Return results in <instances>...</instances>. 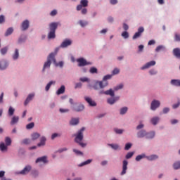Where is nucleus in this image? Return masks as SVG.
Listing matches in <instances>:
<instances>
[{
    "mask_svg": "<svg viewBox=\"0 0 180 180\" xmlns=\"http://www.w3.org/2000/svg\"><path fill=\"white\" fill-rule=\"evenodd\" d=\"M154 137H155V131H150L149 133L146 132V139H154Z\"/></svg>",
    "mask_w": 180,
    "mask_h": 180,
    "instance_id": "nucleus-28",
    "label": "nucleus"
},
{
    "mask_svg": "<svg viewBox=\"0 0 180 180\" xmlns=\"http://www.w3.org/2000/svg\"><path fill=\"white\" fill-rule=\"evenodd\" d=\"M146 158L148 160V161H154V160H157L158 158V155H151L150 156H146Z\"/></svg>",
    "mask_w": 180,
    "mask_h": 180,
    "instance_id": "nucleus-29",
    "label": "nucleus"
},
{
    "mask_svg": "<svg viewBox=\"0 0 180 180\" xmlns=\"http://www.w3.org/2000/svg\"><path fill=\"white\" fill-rule=\"evenodd\" d=\"M160 105L161 103H160V101L153 100L150 104L151 110H155L158 108H160Z\"/></svg>",
    "mask_w": 180,
    "mask_h": 180,
    "instance_id": "nucleus-7",
    "label": "nucleus"
},
{
    "mask_svg": "<svg viewBox=\"0 0 180 180\" xmlns=\"http://www.w3.org/2000/svg\"><path fill=\"white\" fill-rule=\"evenodd\" d=\"M79 123V118H72L70 121V124L71 126H77Z\"/></svg>",
    "mask_w": 180,
    "mask_h": 180,
    "instance_id": "nucleus-22",
    "label": "nucleus"
},
{
    "mask_svg": "<svg viewBox=\"0 0 180 180\" xmlns=\"http://www.w3.org/2000/svg\"><path fill=\"white\" fill-rule=\"evenodd\" d=\"M43 146H46V137L44 136L41 138L40 143L37 144L38 147H43Z\"/></svg>",
    "mask_w": 180,
    "mask_h": 180,
    "instance_id": "nucleus-25",
    "label": "nucleus"
},
{
    "mask_svg": "<svg viewBox=\"0 0 180 180\" xmlns=\"http://www.w3.org/2000/svg\"><path fill=\"white\" fill-rule=\"evenodd\" d=\"M99 95H110V96H115V91L112 89L104 91L101 90L98 92Z\"/></svg>",
    "mask_w": 180,
    "mask_h": 180,
    "instance_id": "nucleus-11",
    "label": "nucleus"
},
{
    "mask_svg": "<svg viewBox=\"0 0 180 180\" xmlns=\"http://www.w3.org/2000/svg\"><path fill=\"white\" fill-rule=\"evenodd\" d=\"M0 150H1V151H7L8 146L5 145V143L4 142H1L0 143Z\"/></svg>",
    "mask_w": 180,
    "mask_h": 180,
    "instance_id": "nucleus-30",
    "label": "nucleus"
},
{
    "mask_svg": "<svg viewBox=\"0 0 180 180\" xmlns=\"http://www.w3.org/2000/svg\"><path fill=\"white\" fill-rule=\"evenodd\" d=\"M84 131H85V127H82L77 131L76 134H75V143L79 144V146H80V147H82L83 148L86 147V143L82 142V140H84Z\"/></svg>",
    "mask_w": 180,
    "mask_h": 180,
    "instance_id": "nucleus-1",
    "label": "nucleus"
},
{
    "mask_svg": "<svg viewBox=\"0 0 180 180\" xmlns=\"http://www.w3.org/2000/svg\"><path fill=\"white\" fill-rule=\"evenodd\" d=\"M173 167L174 169H179L180 168V162H176L173 165Z\"/></svg>",
    "mask_w": 180,
    "mask_h": 180,
    "instance_id": "nucleus-48",
    "label": "nucleus"
},
{
    "mask_svg": "<svg viewBox=\"0 0 180 180\" xmlns=\"http://www.w3.org/2000/svg\"><path fill=\"white\" fill-rule=\"evenodd\" d=\"M147 131L146 130H141L137 133V137L139 139H143V137H146Z\"/></svg>",
    "mask_w": 180,
    "mask_h": 180,
    "instance_id": "nucleus-19",
    "label": "nucleus"
},
{
    "mask_svg": "<svg viewBox=\"0 0 180 180\" xmlns=\"http://www.w3.org/2000/svg\"><path fill=\"white\" fill-rule=\"evenodd\" d=\"M154 65H155V61L151 60L141 68V70H147V68H150V67H153Z\"/></svg>",
    "mask_w": 180,
    "mask_h": 180,
    "instance_id": "nucleus-13",
    "label": "nucleus"
},
{
    "mask_svg": "<svg viewBox=\"0 0 180 180\" xmlns=\"http://www.w3.org/2000/svg\"><path fill=\"white\" fill-rule=\"evenodd\" d=\"M133 155H134V152H129L126 155L125 158H127V160H129V159L131 158V157H133Z\"/></svg>",
    "mask_w": 180,
    "mask_h": 180,
    "instance_id": "nucleus-49",
    "label": "nucleus"
},
{
    "mask_svg": "<svg viewBox=\"0 0 180 180\" xmlns=\"http://www.w3.org/2000/svg\"><path fill=\"white\" fill-rule=\"evenodd\" d=\"M110 78H112V75H107L104 76L103 81L96 82L95 83V84L94 85V89L96 90L103 89V88L108 86V83L106 81H108V79H110Z\"/></svg>",
    "mask_w": 180,
    "mask_h": 180,
    "instance_id": "nucleus-2",
    "label": "nucleus"
},
{
    "mask_svg": "<svg viewBox=\"0 0 180 180\" xmlns=\"http://www.w3.org/2000/svg\"><path fill=\"white\" fill-rule=\"evenodd\" d=\"M127 107H124L120 110V115H125L127 112Z\"/></svg>",
    "mask_w": 180,
    "mask_h": 180,
    "instance_id": "nucleus-50",
    "label": "nucleus"
},
{
    "mask_svg": "<svg viewBox=\"0 0 180 180\" xmlns=\"http://www.w3.org/2000/svg\"><path fill=\"white\" fill-rule=\"evenodd\" d=\"M5 143L7 146H9L11 144H12V140L9 137H6Z\"/></svg>",
    "mask_w": 180,
    "mask_h": 180,
    "instance_id": "nucleus-36",
    "label": "nucleus"
},
{
    "mask_svg": "<svg viewBox=\"0 0 180 180\" xmlns=\"http://www.w3.org/2000/svg\"><path fill=\"white\" fill-rule=\"evenodd\" d=\"M129 32H127V31H124L122 33V37L124 38V39H129Z\"/></svg>",
    "mask_w": 180,
    "mask_h": 180,
    "instance_id": "nucleus-52",
    "label": "nucleus"
},
{
    "mask_svg": "<svg viewBox=\"0 0 180 180\" xmlns=\"http://www.w3.org/2000/svg\"><path fill=\"white\" fill-rule=\"evenodd\" d=\"M65 92V86L64 85L61 86L60 89L57 91V95H61Z\"/></svg>",
    "mask_w": 180,
    "mask_h": 180,
    "instance_id": "nucleus-26",
    "label": "nucleus"
},
{
    "mask_svg": "<svg viewBox=\"0 0 180 180\" xmlns=\"http://www.w3.org/2000/svg\"><path fill=\"white\" fill-rule=\"evenodd\" d=\"M173 54L174 57H176V58H180V49L176 48L173 49Z\"/></svg>",
    "mask_w": 180,
    "mask_h": 180,
    "instance_id": "nucleus-23",
    "label": "nucleus"
},
{
    "mask_svg": "<svg viewBox=\"0 0 180 180\" xmlns=\"http://www.w3.org/2000/svg\"><path fill=\"white\" fill-rule=\"evenodd\" d=\"M36 164H38V162H43V164H47L49 161L47 160V156H42L41 158H38L36 160Z\"/></svg>",
    "mask_w": 180,
    "mask_h": 180,
    "instance_id": "nucleus-15",
    "label": "nucleus"
},
{
    "mask_svg": "<svg viewBox=\"0 0 180 180\" xmlns=\"http://www.w3.org/2000/svg\"><path fill=\"white\" fill-rule=\"evenodd\" d=\"M123 88V84H120L118 86H115L114 88L115 91H119V89H122Z\"/></svg>",
    "mask_w": 180,
    "mask_h": 180,
    "instance_id": "nucleus-55",
    "label": "nucleus"
},
{
    "mask_svg": "<svg viewBox=\"0 0 180 180\" xmlns=\"http://www.w3.org/2000/svg\"><path fill=\"white\" fill-rule=\"evenodd\" d=\"M85 109V105L83 104H76L73 108L72 110L74 112H82Z\"/></svg>",
    "mask_w": 180,
    "mask_h": 180,
    "instance_id": "nucleus-6",
    "label": "nucleus"
},
{
    "mask_svg": "<svg viewBox=\"0 0 180 180\" xmlns=\"http://www.w3.org/2000/svg\"><path fill=\"white\" fill-rule=\"evenodd\" d=\"M148 46H153L154 44H155V40L154 39H152V40H150L148 43Z\"/></svg>",
    "mask_w": 180,
    "mask_h": 180,
    "instance_id": "nucleus-61",
    "label": "nucleus"
},
{
    "mask_svg": "<svg viewBox=\"0 0 180 180\" xmlns=\"http://www.w3.org/2000/svg\"><path fill=\"white\" fill-rule=\"evenodd\" d=\"M120 72V70L117 68H115L112 70V75H116Z\"/></svg>",
    "mask_w": 180,
    "mask_h": 180,
    "instance_id": "nucleus-56",
    "label": "nucleus"
},
{
    "mask_svg": "<svg viewBox=\"0 0 180 180\" xmlns=\"http://www.w3.org/2000/svg\"><path fill=\"white\" fill-rule=\"evenodd\" d=\"M79 24L82 27H85L88 25V21L79 20Z\"/></svg>",
    "mask_w": 180,
    "mask_h": 180,
    "instance_id": "nucleus-44",
    "label": "nucleus"
},
{
    "mask_svg": "<svg viewBox=\"0 0 180 180\" xmlns=\"http://www.w3.org/2000/svg\"><path fill=\"white\" fill-rule=\"evenodd\" d=\"M116 101H119V97H115L114 98H108L107 100L108 103H109V105H113V103H115V102H116Z\"/></svg>",
    "mask_w": 180,
    "mask_h": 180,
    "instance_id": "nucleus-27",
    "label": "nucleus"
},
{
    "mask_svg": "<svg viewBox=\"0 0 180 180\" xmlns=\"http://www.w3.org/2000/svg\"><path fill=\"white\" fill-rule=\"evenodd\" d=\"M143 158H146V154L139 155L136 158V161H140L141 160H143Z\"/></svg>",
    "mask_w": 180,
    "mask_h": 180,
    "instance_id": "nucleus-38",
    "label": "nucleus"
},
{
    "mask_svg": "<svg viewBox=\"0 0 180 180\" xmlns=\"http://www.w3.org/2000/svg\"><path fill=\"white\" fill-rule=\"evenodd\" d=\"M92 162V160L89 159L86 161L82 162V164L79 165V167H84V165H88V164H91Z\"/></svg>",
    "mask_w": 180,
    "mask_h": 180,
    "instance_id": "nucleus-37",
    "label": "nucleus"
},
{
    "mask_svg": "<svg viewBox=\"0 0 180 180\" xmlns=\"http://www.w3.org/2000/svg\"><path fill=\"white\" fill-rule=\"evenodd\" d=\"M32 171V166L27 165L24 167L22 170L18 172L20 175H27V174H29V172Z\"/></svg>",
    "mask_w": 180,
    "mask_h": 180,
    "instance_id": "nucleus-10",
    "label": "nucleus"
},
{
    "mask_svg": "<svg viewBox=\"0 0 180 180\" xmlns=\"http://www.w3.org/2000/svg\"><path fill=\"white\" fill-rule=\"evenodd\" d=\"M34 127V122H30L26 126V129L27 130H30V129H33Z\"/></svg>",
    "mask_w": 180,
    "mask_h": 180,
    "instance_id": "nucleus-45",
    "label": "nucleus"
},
{
    "mask_svg": "<svg viewBox=\"0 0 180 180\" xmlns=\"http://www.w3.org/2000/svg\"><path fill=\"white\" fill-rule=\"evenodd\" d=\"M59 112H60V113H68V112H70V109H68V108H60Z\"/></svg>",
    "mask_w": 180,
    "mask_h": 180,
    "instance_id": "nucleus-51",
    "label": "nucleus"
},
{
    "mask_svg": "<svg viewBox=\"0 0 180 180\" xmlns=\"http://www.w3.org/2000/svg\"><path fill=\"white\" fill-rule=\"evenodd\" d=\"M80 81L82 82H88V81H89V79H88L87 77H81Z\"/></svg>",
    "mask_w": 180,
    "mask_h": 180,
    "instance_id": "nucleus-58",
    "label": "nucleus"
},
{
    "mask_svg": "<svg viewBox=\"0 0 180 180\" xmlns=\"http://www.w3.org/2000/svg\"><path fill=\"white\" fill-rule=\"evenodd\" d=\"M109 147H111L112 150H120V147L117 144L109 143Z\"/></svg>",
    "mask_w": 180,
    "mask_h": 180,
    "instance_id": "nucleus-33",
    "label": "nucleus"
},
{
    "mask_svg": "<svg viewBox=\"0 0 180 180\" xmlns=\"http://www.w3.org/2000/svg\"><path fill=\"white\" fill-rule=\"evenodd\" d=\"M84 99L87 103H89V106H96V103L92 100V98L89 97H84Z\"/></svg>",
    "mask_w": 180,
    "mask_h": 180,
    "instance_id": "nucleus-16",
    "label": "nucleus"
},
{
    "mask_svg": "<svg viewBox=\"0 0 180 180\" xmlns=\"http://www.w3.org/2000/svg\"><path fill=\"white\" fill-rule=\"evenodd\" d=\"M58 50H60V49L56 48L55 49L54 52L51 53L48 56L51 57V58H52V61L53 63H56V56H57V53H58Z\"/></svg>",
    "mask_w": 180,
    "mask_h": 180,
    "instance_id": "nucleus-14",
    "label": "nucleus"
},
{
    "mask_svg": "<svg viewBox=\"0 0 180 180\" xmlns=\"http://www.w3.org/2000/svg\"><path fill=\"white\" fill-rule=\"evenodd\" d=\"M88 6V0H81L80 4L77 6V11H81L82 8Z\"/></svg>",
    "mask_w": 180,
    "mask_h": 180,
    "instance_id": "nucleus-9",
    "label": "nucleus"
},
{
    "mask_svg": "<svg viewBox=\"0 0 180 180\" xmlns=\"http://www.w3.org/2000/svg\"><path fill=\"white\" fill-rule=\"evenodd\" d=\"M8 68V62L5 60L0 61V70H6Z\"/></svg>",
    "mask_w": 180,
    "mask_h": 180,
    "instance_id": "nucleus-18",
    "label": "nucleus"
},
{
    "mask_svg": "<svg viewBox=\"0 0 180 180\" xmlns=\"http://www.w3.org/2000/svg\"><path fill=\"white\" fill-rule=\"evenodd\" d=\"M13 58L14 60H18L19 58V49H15L14 53L13 54Z\"/></svg>",
    "mask_w": 180,
    "mask_h": 180,
    "instance_id": "nucleus-34",
    "label": "nucleus"
},
{
    "mask_svg": "<svg viewBox=\"0 0 180 180\" xmlns=\"http://www.w3.org/2000/svg\"><path fill=\"white\" fill-rule=\"evenodd\" d=\"M158 122H160V117H154L150 120V122L152 123V124H153V126L157 125Z\"/></svg>",
    "mask_w": 180,
    "mask_h": 180,
    "instance_id": "nucleus-24",
    "label": "nucleus"
},
{
    "mask_svg": "<svg viewBox=\"0 0 180 180\" xmlns=\"http://www.w3.org/2000/svg\"><path fill=\"white\" fill-rule=\"evenodd\" d=\"M18 122H19V117L18 116H14L12 117L11 124H12V125L16 124V123H18Z\"/></svg>",
    "mask_w": 180,
    "mask_h": 180,
    "instance_id": "nucleus-31",
    "label": "nucleus"
},
{
    "mask_svg": "<svg viewBox=\"0 0 180 180\" xmlns=\"http://www.w3.org/2000/svg\"><path fill=\"white\" fill-rule=\"evenodd\" d=\"M174 41H180V34H178V33L174 34Z\"/></svg>",
    "mask_w": 180,
    "mask_h": 180,
    "instance_id": "nucleus-53",
    "label": "nucleus"
},
{
    "mask_svg": "<svg viewBox=\"0 0 180 180\" xmlns=\"http://www.w3.org/2000/svg\"><path fill=\"white\" fill-rule=\"evenodd\" d=\"M51 61H53V58L48 56L47 57V61H46L44 64V67L42 69L43 72L46 70V68H50L51 65Z\"/></svg>",
    "mask_w": 180,
    "mask_h": 180,
    "instance_id": "nucleus-4",
    "label": "nucleus"
},
{
    "mask_svg": "<svg viewBox=\"0 0 180 180\" xmlns=\"http://www.w3.org/2000/svg\"><path fill=\"white\" fill-rule=\"evenodd\" d=\"M59 22H51L49 24L50 32L48 34V39H56V30L58 27Z\"/></svg>",
    "mask_w": 180,
    "mask_h": 180,
    "instance_id": "nucleus-3",
    "label": "nucleus"
},
{
    "mask_svg": "<svg viewBox=\"0 0 180 180\" xmlns=\"http://www.w3.org/2000/svg\"><path fill=\"white\" fill-rule=\"evenodd\" d=\"M29 29V20H25L24 22L22 23V30H27Z\"/></svg>",
    "mask_w": 180,
    "mask_h": 180,
    "instance_id": "nucleus-21",
    "label": "nucleus"
},
{
    "mask_svg": "<svg viewBox=\"0 0 180 180\" xmlns=\"http://www.w3.org/2000/svg\"><path fill=\"white\" fill-rule=\"evenodd\" d=\"M172 85H174V86H180V80L178 79H172L171 81Z\"/></svg>",
    "mask_w": 180,
    "mask_h": 180,
    "instance_id": "nucleus-32",
    "label": "nucleus"
},
{
    "mask_svg": "<svg viewBox=\"0 0 180 180\" xmlns=\"http://www.w3.org/2000/svg\"><path fill=\"white\" fill-rule=\"evenodd\" d=\"M91 74H98V69L96 68L92 67L89 70Z\"/></svg>",
    "mask_w": 180,
    "mask_h": 180,
    "instance_id": "nucleus-46",
    "label": "nucleus"
},
{
    "mask_svg": "<svg viewBox=\"0 0 180 180\" xmlns=\"http://www.w3.org/2000/svg\"><path fill=\"white\" fill-rule=\"evenodd\" d=\"M53 84H56V82L54 81H51L48 83V84L46 85L45 89L46 91H49V89H50V87L53 85Z\"/></svg>",
    "mask_w": 180,
    "mask_h": 180,
    "instance_id": "nucleus-40",
    "label": "nucleus"
},
{
    "mask_svg": "<svg viewBox=\"0 0 180 180\" xmlns=\"http://www.w3.org/2000/svg\"><path fill=\"white\" fill-rule=\"evenodd\" d=\"M149 74H150V75H155V74H157V71L155 70H150L149 71Z\"/></svg>",
    "mask_w": 180,
    "mask_h": 180,
    "instance_id": "nucleus-62",
    "label": "nucleus"
},
{
    "mask_svg": "<svg viewBox=\"0 0 180 180\" xmlns=\"http://www.w3.org/2000/svg\"><path fill=\"white\" fill-rule=\"evenodd\" d=\"M0 51L2 56H5V54L8 53V46H5L4 48H2Z\"/></svg>",
    "mask_w": 180,
    "mask_h": 180,
    "instance_id": "nucleus-42",
    "label": "nucleus"
},
{
    "mask_svg": "<svg viewBox=\"0 0 180 180\" xmlns=\"http://www.w3.org/2000/svg\"><path fill=\"white\" fill-rule=\"evenodd\" d=\"M129 162L127 160L123 161V165H122V171L121 172V175H124L126 174V171H127V165Z\"/></svg>",
    "mask_w": 180,
    "mask_h": 180,
    "instance_id": "nucleus-17",
    "label": "nucleus"
},
{
    "mask_svg": "<svg viewBox=\"0 0 180 180\" xmlns=\"http://www.w3.org/2000/svg\"><path fill=\"white\" fill-rule=\"evenodd\" d=\"M40 137V134L39 133H34L32 134V140H37Z\"/></svg>",
    "mask_w": 180,
    "mask_h": 180,
    "instance_id": "nucleus-39",
    "label": "nucleus"
},
{
    "mask_svg": "<svg viewBox=\"0 0 180 180\" xmlns=\"http://www.w3.org/2000/svg\"><path fill=\"white\" fill-rule=\"evenodd\" d=\"M33 98H34V94H30L28 95V96L27 97L25 103H24V105L25 106H26L27 105L29 104V102H30V101H32L33 99Z\"/></svg>",
    "mask_w": 180,
    "mask_h": 180,
    "instance_id": "nucleus-20",
    "label": "nucleus"
},
{
    "mask_svg": "<svg viewBox=\"0 0 180 180\" xmlns=\"http://www.w3.org/2000/svg\"><path fill=\"white\" fill-rule=\"evenodd\" d=\"M13 33V27H9L6 33H5V36L8 37V36H11V34Z\"/></svg>",
    "mask_w": 180,
    "mask_h": 180,
    "instance_id": "nucleus-35",
    "label": "nucleus"
},
{
    "mask_svg": "<svg viewBox=\"0 0 180 180\" xmlns=\"http://www.w3.org/2000/svg\"><path fill=\"white\" fill-rule=\"evenodd\" d=\"M13 113H15V108L10 107L8 109V115L13 116Z\"/></svg>",
    "mask_w": 180,
    "mask_h": 180,
    "instance_id": "nucleus-47",
    "label": "nucleus"
},
{
    "mask_svg": "<svg viewBox=\"0 0 180 180\" xmlns=\"http://www.w3.org/2000/svg\"><path fill=\"white\" fill-rule=\"evenodd\" d=\"M77 63L79 67H85V65H91V62H86V60L81 58L77 59Z\"/></svg>",
    "mask_w": 180,
    "mask_h": 180,
    "instance_id": "nucleus-5",
    "label": "nucleus"
},
{
    "mask_svg": "<svg viewBox=\"0 0 180 180\" xmlns=\"http://www.w3.org/2000/svg\"><path fill=\"white\" fill-rule=\"evenodd\" d=\"M5 22V16L4 15H0V25L4 23Z\"/></svg>",
    "mask_w": 180,
    "mask_h": 180,
    "instance_id": "nucleus-60",
    "label": "nucleus"
},
{
    "mask_svg": "<svg viewBox=\"0 0 180 180\" xmlns=\"http://www.w3.org/2000/svg\"><path fill=\"white\" fill-rule=\"evenodd\" d=\"M81 12L82 15H86L88 10L86 8H82Z\"/></svg>",
    "mask_w": 180,
    "mask_h": 180,
    "instance_id": "nucleus-64",
    "label": "nucleus"
},
{
    "mask_svg": "<svg viewBox=\"0 0 180 180\" xmlns=\"http://www.w3.org/2000/svg\"><path fill=\"white\" fill-rule=\"evenodd\" d=\"M161 50H165V46L160 45L155 49L156 53L161 51Z\"/></svg>",
    "mask_w": 180,
    "mask_h": 180,
    "instance_id": "nucleus-43",
    "label": "nucleus"
},
{
    "mask_svg": "<svg viewBox=\"0 0 180 180\" xmlns=\"http://www.w3.org/2000/svg\"><path fill=\"white\" fill-rule=\"evenodd\" d=\"M72 44V41L71 39H65L62 44H60V47L62 49H65V47H68V46H71Z\"/></svg>",
    "mask_w": 180,
    "mask_h": 180,
    "instance_id": "nucleus-12",
    "label": "nucleus"
},
{
    "mask_svg": "<svg viewBox=\"0 0 180 180\" xmlns=\"http://www.w3.org/2000/svg\"><path fill=\"white\" fill-rule=\"evenodd\" d=\"M131 146L132 145L130 143H126L125 147H124V150H126L127 151L129 150V149L131 148Z\"/></svg>",
    "mask_w": 180,
    "mask_h": 180,
    "instance_id": "nucleus-54",
    "label": "nucleus"
},
{
    "mask_svg": "<svg viewBox=\"0 0 180 180\" xmlns=\"http://www.w3.org/2000/svg\"><path fill=\"white\" fill-rule=\"evenodd\" d=\"M73 151L77 154V155H82V152L77 150V149H73Z\"/></svg>",
    "mask_w": 180,
    "mask_h": 180,
    "instance_id": "nucleus-59",
    "label": "nucleus"
},
{
    "mask_svg": "<svg viewBox=\"0 0 180 180\" xmlns=\"http://www.w3.org/2000/svg\"><path fill=\"white\" fill-rule=\"evenodd\" d=\"M51 16H56V15H57V11L56 10H53L50 13Z\"/></svg>",
    "mask_w": 180,
    "mask_h": 180,
    "instance_id": "nucleus-63",
    "label": "nucleus"
},
{
    "mask_svg": "<svg viewBox=\"0 0 180 180\" xmlns=\"http://www.w3.org/2000/svg\"><path fill=\"white\" fill-rule=\"evenodd\" d=\"M56 67H60V68H63L64 66V62L60 61L59 63H57V60H56L55 63H53Z\"/></svg>",
    "mask_w": 180,
    "mask_h": 180,
    "instance_id": "nucleus-41",
    "label": "nucleus"
},
{
    "mask_svg": "<svg viewBox=\"0 0 180 180\" xmlns=\"http://www.w3.org/2000/svg\"><path fill=\"white\" fill-rule=\"evenodd\" d=\"M144 32V27H140L138 29V32H136L134 35L133 36L132 39L133 40H136V39H139V37H140L142 34V33Z\"/></svg>",
    "mask_w": 180,
    "mask_h": 180,
    "instance_id": "nucleus-8",
    "label": "nucleus"
},
{
    "mask_svg": "<svg viewBox=\"0 0 180 180\" xmlns=\"http://www.w3.org/2000/svg\"><path fill=\"white\" fill-rule=\"evenodd\" d=\"M114 130L117 134H122L123 133L122 129H115Z\"/></svg>",
    "mask_w": 180,
    "mask_h": 180,
    "instance_id": "nucleus-57",
    "label": "nucleus"
}]
</instances>
